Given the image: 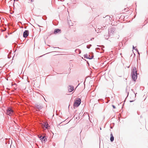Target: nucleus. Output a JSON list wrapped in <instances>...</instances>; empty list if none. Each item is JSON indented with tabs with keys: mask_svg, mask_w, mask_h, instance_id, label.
<instances>
[{
	"mask_svg": "<svg viewBox=\"0 0 148 148\" xmlns=\"http://www.w3.org/2000/svg\"><path fill=\"white\" fill-rule=\"evenodd\" d=\"M132 75L133 79L135 81L137 77V71L136 67H134L132 69Z\"/></svg>",
	"mask_w": 148,
	"mask_h": 148,
	"instance_id": "obj_1",
	"label": "nucleus"
},
{
	"mask_svg": "<svg viewBox=\"0 0 148 148\" xmlns=\"http://www.w3.org/2000/svg\"><path fill=\"white\" fill-rule=\"evenodd\" d=\"M81 100L80 98H77L75 100L74 104L73 106L74 107H78L81 103Z\"/></svg>",
	"mask_w": 148,
	"mask_h": 148,
	"instance_id": "obj_2",
	"label": "nucleus"
},
{
	"mask_svg": "<svg viewBox=\"0 0 148 148\" xmlns=\"http://www.w3.org/2000/svg\"><path fill=\"white\" fill-rule=\"evenodd\" d=\"M13 113V110L10 108H8L6 112V114L7 115H12Z\"/></svg>",
	"mask_w": 148,
	"mask_h": 148,
	"instance_id": "obj_3",
	"label": "nucleus"
},
{
	"mask_svg": "<svg viewBox=\"0 0 148 148\" xmlns=\"http://www.w3.org/2000/svg\"><path fill=\"white\" fill-rule=\"evenodd\" d=\"M29 35V32L28 30H25L23 33V36L26 38Z\"/></svg>",
	"mask_w": 148,
	"mask_h": 148,
	"instance_id": "obj_4",
	"label": "nucleus"
},
{
	"mask_svg": "<svg viewBox=\"0 0 148 148\" xmlns=\"http://www.w3.org/2000/svg\"><path fill=\"white\" fill-rule=\"evenodd\" d=\"M136 97V95L134 93V92H133V94H132V100H130V102H132L134 101V99L135 98V97Z\"/></svg>",
	"mask_w": 148,
	"mask_h": 148,
	"instance_id": "obj_5",
	"label": "nucleus"
},
{
	"mask_svg": "<svg viewBox=\"0 0 148 148\" xmlns=\"http://www.w3.org/2000/svg\"><path fill=\"white\" fill-rule=\"evenodd\" d=\"M41 140L42 143H45L47 140V139L45 136H43L41 138Z\"/></svg>",
	"mask_w": 148,
	"mask_h": 148,
	"instance_id": "obj_6",
	"label": "nucleus"
},
{
	"mask_svg": "<svg viewBox=\"0 0 148 148\" xmlns=\"http://www.w3.org/2000/svg\"><path fill=\"white\" fill-rule=\"evenodd\" d=\"M74 89V88L73 86H69V89H68V91L70 92H71L72 91H73V90Z\"/></svg>",
	"mask_w": 148,
	"mask_h": 148,
	"instance_id": "obj_7",
	"label": "nucleus"
},
{
	"mask_svg": "<svg viewBox=\"0 0 148 148\" xmlns=\"http://www.w3.org/2000/svg\"><path fill=\"white\" fill-rule=\"evenodd\" d=\"M60 31V30L58 29H55L54 33L55 34H56L57 33H59Z\"/></svg>",
	"mask_w": 148,
	"mask_h": 148,
	"instance_id": "obj_8",
	"label": "nucleus"
},
{
	"mask_svg": "<svg viewBox=\"0 0 148 148\" xmlns=\"http://www.w3.org/2000/svg\"><path fill=\"white\" fill-rule=\"evenodd\" d=\"M110 140L111 142H112L114 140V137L112 133L110 134Z\"/></svg>",
	"mask_w": 148,
	"mask_h": 148,
	"instance_id": "obj_9",
	"label": "nucleus"
},
{
	"mask_svg": "<svg viewBox=\"0 0 148 148\" xmlns=\"http://www.w3.org/2000/svg\"><path fill=\"white\" fill-rule=\"evenodd\" d=\"M49 125L47 123H45L43 125V126L46 128H47L48 127Z\"/></svg>",
	"mask_w": 148,
	"mask_h": 148,
	"instance_id": "obj_10",
	"label": "nucleus"
},
{
	"mask_svg": "<svg viewBox=\"0 0 148 148\" xmlns=\"http://www.w3.org/2000/svg\"><path fill=\"white\" fill-rule=\"evenodd\" d=\"M37 107L38 108V109H41L42 107L41 106H39V105H37Z\"/></svg>",
	"mask_w": 148,
	"mask_h": 148,
	"instance_id": "obj_11",
	"label": "nucleus"
},
{
	"mask_svg": "<svg viewBox=\"0 0 148 148\" xmlns=\"http://www.w3.org/2000/svg\"><path fill=\"white\" fill-rule=\"evenodd\" d=\"M34 0H29L28 2L29 3H31L33 2Z\"/></svg>",
	"mask_w": 148,
	"mask_h": 148,
	"instance_id": "obj_12",
	"label": "nucleus"
},
{
	"mask_svg": "<svg viewBox=\"0 0 148 148\" xmlns=\"http://www.w3.org/2000/svg\"><path fill=\"white\" fill-rule=\"evenodd\" d=\"M42 136H40V137H39V138H41L40 139V140H41V138H42Z\"/></svg>",
	"mask_w": 148,
	"mask_h": 148,
	"instance_id": "obj_13",
	"label": "nucleus"
},
{
	"mask_svg": "<svg viewBox=\"0 0 148 148\" xmlns=\"http://www.w3.org/2000/svg\"><path fill=\"white\" fill-rule=\"evenodd\" d=\"M112 107L114 108H115V107L114 105H112Z\"/></svg>",
	"mask_w": 148,
	"mask_h": 148,
	"instance_id": "obj_14",
	"label": "nucleus"
},
{
	"mask_svg": "<svg viewBox=\"0 0 148 148\" xmlns=\"http://www.w3.org/2000/svg\"><path fill=\"white\" fill-rule=\"evenodd\" d=\"M133 49H134V46H133Z\"/></svg>",
	"mask_w": 148,
	"mask_h": 148,
	"instance_id": "obj_15",
	"label": "nucleus"
},
{
	"mask_svg": "<svg viewBox=\"0 0 148 148\" xmlns=\"http://www.w3.org/2000/svg\"><path fill=\"white\" fill-rule=\"evenodd\" d=\"M127 93H128V95H129V92H127Z\"/></svg>",
	"mask_w": 148,
	"mask_h": 148,
	"instance_id": "obj_16",
	"label": "nucleus"
},
{
	"mask_svg": "<svg viewBox=\"0 0 148 148\" xmlns=\"http://www.w3.org/2000/svg\"><path fill=\"white\" fill-rule=\"evenodd\" d=\"M14 1H15V0H14Z\"/></svg>",
	"mask_w": 148,
	"mask_h": 148,
	"instance_id": "obj_17",
	"label": "nucleus"
}]
</instances>
